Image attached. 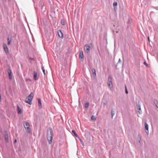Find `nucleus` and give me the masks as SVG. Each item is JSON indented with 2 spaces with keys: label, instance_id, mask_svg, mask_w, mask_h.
I'll return each instance as SVG.
<instances>
[{
  "label": "nucleus",
  "instance_id": "nucleus-1",
  "mask_svg": "<svg viewBox=\"0 0 158 158\" xmlns=\"http://www.w3.org/2000/svg\"><path fill=\"white\" fill-rule=\"evenodd\" d=\"M47 137L49 141V144H51L52 143L53 138V131L51 128H49V130L48 131Z\"/></svg>",
  "mask_w": 158,
  "mask_h": 158
},
{
  "label": "nucleus",
  "instance_id": "nucleus-24",
  "mask_svg": "<svg viewBox=\"0 0 158 158\" xmlns=\"http://www.w3.org/2000/svg\"><path fill=\"white\" fill-rule=\"evenodd\" d=\"M61 24L62 25H64L65 21L64 19H61Z\"/></svg>",
  "mask_w": 158,
  "mask_h": 158
},
{
  "label": "nucleus",
  "instance_id": "nucleus-35",
  "mask_svg": "<svg viewBox=\"0 0 158 158\" xmlns=\"http://www.w3.org/2000/svg\"><path fill=\"white\" fill-rule=\"evenodd\" d=\"M148 40L149 41V37H148Z\"/></svg>",
  "mask_w": 158,
  "mask_h": 158
},
{
  "label": "nucleus",
  "instance_id": "nucleus-8",
  "mask_svg": "<svg viewBox=\"0 0 158 158\" xmlns=\"http://www.w3.org/2000/svg\"><path fill=\"white\" fill-rule=\"evenodd\" d=\"M137 106L138 109V112L139 114H141L142 112L141 109L140 105L139 102L137 103Z\"/></svg>",
  "mask_w": 158,
  "mask_h": 158
},
{
  "label": "nucleus",
  "instance_id": "nucleus-34",
  "mask_svg": "<svg viewBox=\"0 0 158 158\" xmlns=\"http://www.w3.org/2000/svg\"><path fill=\"white\" fill-rule=\"evenodd\" d=\"M141 140H138V142L139 143H140V141H141Z\"/></svg>",
  "mask_w": 158,
  "mask_h": 158
},
{
  "label": "nucleus",
  "instance_id": "nucleus-6",
  "mask_svg": "<svg viewBox=\"0 0 158 158\" xmlns=\"http://www.w3.org/2000/svg\"><path fill=\"white\" fill-rule=\"evenodd\" d=\"M3 48L5 52L7 54L9 53L8 49L7 47L6 44H3Z\"/></svg>",
  "mask_w": 158,
  "mask_h": 158
},
{
  "label": "nucleus",
  "instance_id": "nucleus-28",
  "mask_svg": "<svg viewBox=\"0 0 158 158\" xmlns=\"http://www.w3.org/2000/svg\"><path fill=\"white\" fill-rule=\"evenodd\" d=\"M137 139L138 140H141V136L139 134H138L137 136Z\"/></svg>",
  "mask_w": 158,
  "mask_h": 158
},
{
  "label": "nucleus",
  "instance_id": "nucleus-2",
  "mask_svg": "<svg viewBox=\"0 0 158 158\" xmlns=\"http://www.w3.org/2000/svg\"><path fill=\"white\" fill-rule=\"evenodd\" d=\"M34 94L33 93H31L26 98L25 102L31 105V101L33 98Z\"/></svg>",
  "mask_w": 158,
  "mask_h": 158
},
{
  "label": "nucleus",
  "instance_id": "nucleus-18",
  "mask_svg": "<svg viewBox=\"0 0 158 158\" xmlns=\"http://www.w3.org/2000/svg\"><path fill=\"white\" fill-rule=\"evenodd\" d=\"M38 106L40 108H42V104L41 102V100L40 99L38 98Z\"/></svg>",
  "mask_w": 158,
  "mask_h": 158
},
{
  "label": "nucleus",
  "instance_id": "nucleus-12",
  "mask_svg": "<svg viewBox=\"0 0 158 158\" xmlns=\"http://www.w3.org/2000/svg\"><path fill=\"white\" fill-rule=\"evenodd\" d=\"M117 5L118 3L117 2H114L113 4V6L115 11H116L117 10Z\"/></svg>",
  "mask_w": 158,
  "mask_h": 158
},
{
  "label": "nucleus",
  "instance_id": "nucleus-21",
  "mask_svg": "<svg viewBox=\"0 0 158 158\" xmlns=\"http://www.w3.org/2000/svg\"><path fill=\"white\" fill-rule=\"evenodd\" d=\"M72 132L74 134V136L76 137L79 138V136L77 135V134L76 133L75 131L74 130H72Z\"/></svg>",
  "mask_w": 158,
  "mask_h": 158
},
{
  "label": "nucleus",
  "instance_id": "nucleus-14",
  "mask_svg": "<svg viewBox=\"0 0 158 158\" xmlns=\"http://www.w3.org/2000/svg\"><path fill=\"white\" fill-rule=\"evenodd\" d=\"M58 34L59 36L61 38H63V35L62 32L60 30H59L58 31Z\"/></svg>",
  "mask_w": 158,
  "mask_h": 158
},
{
  "label": "nucleus",
  "instance_id": "nucleus-19",
  "mask_svg": "<svg viewBox=\"0 0 158 158\" xmlns=\"http://www.w3.org/2000/svg\"><path fill=\"white\" fill-rule=\"evenodd\" d=\"M92 72H93L92 75L94 77H95L96 76V72L95 69H92Z\"/></svg>",
  "mask_w": 158,
  "mask_h": 158
},
{
  "label": "nucleus",
  "instance_id": "nucleus-7",
  "mask_svg": "<svg viewBox=\"0 0 158 158\" xmlns=\"http://www.w3.org/2000/svg\"><path fill=\"white\" fill-rule=\"evenodd\" d=\"M39 6L41 7L42 10H43L44 8V10H45V8L44 6V3L41 1H40L39 2Z\"/></svg>",
  "mask_w": 158,
  "mask_h": 158
},
{
  "label": "nucleus",
  "instance_id": "nucleus-30",
  "mask_svg": "<svg viewBox=\"0 0 158 158\" xmlns=\"http://www.w3.org/2000/svg\"><path fill=\"white\" fill-rule=\"evenodd\" d=\"M114 115V113L113 112V111L112 110H111V118H113V116Z\"/></svg>",
  "mask_w": 158,
  "mask_h": 158
},
{
  "label": "nucleus",
  "instance_id": "nucleus-5",
  "mask_svg": "<svg viewBox=\"0 0 158 158\" xmlns=\"http://www.w3.org/2000/svg\"><path fill=\"white\" fill-rule=\"evenodd\" d=\"M7 73L8 74L9 78L10 80H11L12 79V71L10 68H8L7 70Z\"/></svg>",
  "mask_w": 158,
  "mask_h": 158
},
{
  "label": "nucleus",
  "instance_id": "nucleus-10",
  "mask_svg": "<svg viewBox=\"0 0 158 158\" xmlns=\"http://www.w3.org/2000/svg\"><path fill=\"white\" fill-rule=\"evenodd\" d=\"M144 125L145 132L147 135H148L149 133L148 125L147 123H145Z\"/></svg>",
  "mask_w": 158,
  "mask_h": 158
},
{
  "label": "nucleus",
  "instance_id": "nucleus-23",
  "mask_svg": "<svg viewBox=\"0 0 158 158\" xmlns=\"http://www.w3.org/2000/svg\"><path fill=\"white\" fill-rule=\"evenodd\" d=\"M78 138L79 139V140H80V142H81V143L82 144V145L84 146V143L83 142V141L81 139V138L79 137V138Z\"/></svg>",
  "mask_w": 158,
  "mask_h": 158
},
{
  "label": "nucleus",
  "instance_id": "nucleus-20",
  "mask_svg": "<svg viewBox=\"0 0 158 158\" xmlns=\"http://www.w3.org/2000/svg\"><path fill=\"white\" fill-rule=\"evenodd\" d=\"M154 104H155V106H156V108H158V101L156 99H154Z\"/></svg>",
  "mask_w": 158,
  "mask_h": 158
},
{
  "label": "nucleus",
  "instance_id": "nucleus-11",
  "mask_svg": "<svg viewBox=\"0 0 158 158\" xmlns=\"http://www.w3.org/2000/svg\"><path fill=\"white\" fill-rule=\"evenodd\" d=\"M5 138L6 140V142L7 143H8L9 142L8 140V135L7 132L6 131H5Z\"/></svg>",
  "mask_w": 158,
  "mask_h": 158
},
{
  "label": "nucleus",
  "instance_id": "nucleus-13",
  "mask_svg": "<svg viewBox=\"0 0 158 158\" xmlns=\"http://www.w3.org/2000/svg\"><path fill=\"white\" fill-rule=\"evenodd\" d=\"M37 77V73L35 71H34V75H33V78L34 80L36 81L38 79V78Z\"/></svg>",
  "mask_w": 158,
  "mask_h": 158
},
{
  "label": "nucleus",
  "instance_id": "nucleus-32",
  "mask_svg": "<svg viewBox=\"0 0 158 158\" xmlns=\"http://www.w3.org/2000/svg\"><path fill=\"white\" fill-rule=\"evenodd\" d=\"M143 64L145 65L146 66H148V64H147V63L145 61L143 62Z\"/></svg>",
  "mask_w": 158,
  "mask_h": 158
},
{
  "label": "nucleus",
  "instance_id": "nucleus-37",
  "mask_svg": "<svg viewBox=\"0 0 158 158\" xmlns=\"http://www.w3.org/2000/svg\"><path fill=\"white\" fill-rule=\"evenodd\" d=\"M29 60H31V58H29Z\"/></svg>",
  "mask_w": 158,
  "mask_h": 158
},
{
  "label": "nucleus",
  "instance_id": "nucleus-22",
  "mask_svg": "<svg viewBox=\"0 0 158 158\" xmlns=\"http://www.w3.org/2000/svg\"><path fill=\"white\" fill-rule=\"evenodd\" d=\"M121 60L120 59H119L117 63L115 65V67L116 69H118V68L117 67L118 65L119 64V63H120L121 62Z\"/></svg>",
  "mask_w": 158,
  "mask_h": 158
},
{
  "label": "nucleus",
  "instance_id": "nucleus-26",
  "mask_svg": "<svg viewBox=\"0 0 158 158\" xmlns=\"http://www.w3.org/2000/svg\"><path fill=\"white\" fill-rule=\"evenodd\" d=\"M42 71H43L44 75H45V69H44V67H42Z\"/></svg>",
  "mask_w": 158,
  "mask_h": 158
},
{
  "label": "nucleus",
  "instance_id": "nucleus-3",
  "mask_svg": "<svg viewBox=\"0 0 158 158\" xmlns=\"http://www.w3.org/2000/svg\"><path fill=\"white\" fill-rule=\"evenodd\" d=\"M92 44L91 43L89 44H86L84 47V51L86 53H88L89 52L90 49L92 48Z\"/></svg>",
  "mask_w": 158,
  "mask_h": 158
},
{
  "label": "nucleus",
  "instance_id": "nucleus-4",
  "mask_svg": "<svg viewBox=\"0 0 158 158\" xmlns=\"http://www.w3.org/2000/svg\"><path fill=\"white\" fill-rule=\"evenodd\" d=\"M23 125L27 132V133H29L31 131V129L30 127V125L29 123L25 122L23 123Z\"/></svg>",
  "mask_w": 158,
  "mask_h": 158
},
{
  "label": "nucleus",
  "instance_id": "nucleus-17",
  "mask_svg": "<svg viewBox=\"0 0 158 158\" xmlns=\"http://www.w3.org/2000/svg\"><path fill=\"white\" fill-rule=\"evenodd\" d=\"M17 113L19 114H22V111L21 109L19 107V106L18 105L17 106Z\"/></svg>",
  "mask_w": 158,
  "mask_h": 158
},
{
  "label": "nucleus",
  "instance_id": "nucleus-25",
  "mask_svg": "<svg viewBox=\"0 0 158 158\" xmlns=\"http://www.w3.org/2000/svg\"><path fill=\"white\" fill-rule=\"evenodd\" d=\"M91 119L92 120H95L96 119V118L94 116L92 115L91 117Z\"/></svg>",
  "mask_w": 158,
  "mask_h": 158
},
{
  "label": "nucleus",
  "instance_id": "nucleus-15",
  "mask_svg": "<svg viewBox=\"0 0 158 158\" xmlns=\"http://www.w3.org/2000/svg\"><path fill=\"white\" fill-rule=\"evenodd\" d=\"M108 86L109 87H110L111 85H112V79L110 77V76L108 78Z\"/></svg>",
  "mask_w": 158,
  "mask_h": 158
},
{
  "label": "nucleus",
  "instance_id": "nucleus-16",
  "mask_svg": "<svg viewBox=\"0 0 158 158\" xmlns=\"http://www.w3.org/2000/svg\"><path fill=\"white\" fill-rule=\"evenodd\" d=\"M11 40V36L9 35L7 38V42H8V45H9L10 44V42Z\"/></svg>",
  "mask_w": 158,
  "mask_h": 158
},
{
  "label": "nucleus",
  "instance_id": "nucleus-33",
  "mask_svg": "<svg viewBox=\"0 0 158 158\" xmlns=\"http://www.w3.org/2000/svg\"><path fill=\"white\" fill-rule=\"evenodd\" d=\"M17 142V140L16 139H15L14 140V143H16Z\"/></svg>",
  "mask_w": 158,
  "mask_h": 158
},
{
  "label": "nucleus",
  "instance_id": "nucleus-38",
  "mask_svg": "<svg viewBox=\"0 0 158 158\" xmlns=\"http://www.w3.org/2000/svg\"><path fill=\"white\" fill-rule=\"evenodd\" d=\"M44 10H44V9H43V11H44Z\"/></svg>",
  "mask_w": 158,
  "mask_h": 158
},
{
  "label": "nucleus",
  "instance_id": "nucleus-29",
  "mask_svg": "<svg viewBox=\"0 0 158 158\" xmlns=\"http://www.w3.org/2000/svg\"><path fill=\"white\" fill-rule=\"evenodd\" d=\"M125 92H126V94H128V91H127V88L126 86V85L125 86Z\"/></svg>",
  "mask_w": 158,
  "mask_h": 158
},
{
  "label": "nucleus",
  "instance_id": "nucleus-31",
  "mask_svg": "<svg viewBox=\"0 0 158 158\" xmlns=\"http://www.w3.org/2000/svg\"><path fill=\"white\" fill-rule=\"evenodd\" d=\"M103 107H105L106 105V102H104L103 103Z\"/></svg>",
  "mask_w": 158,
  "mask_h": 158
},
{
  "label": "nucleus",
  "instance_id": "nucleus-36",
  "mask_svg": "<svg viewBox=\"0 0 158 158\" xmlns=\"http://www.w3.org/2000/svg\"><path fill=\"white\" fill-rule=\"evenodd\" d=\"M30 63L31 64H32V62L31 61L30 62Z\"/></svg>",
  "mask_w": 158,
  "mask_h": 158
},
{
  "label": "nucleus",
  "instance_id": "nucleus-27",
  "mask_svg": "<svg viewBox=\"0 0 158 158\" xmlns=\"http://www.w3.org/2000/svg\"><path fill=\"white\" fill-rule=\"evenodd\" d=\"M89 105V103L88 102L85 103V107H86V108L88 107Z\"/></svg>",
  "mask_w": 158,
  "mask_h": 158
},
{
  "label": "nucleus",
  "instance_id": "nucleus-9",
  "mask_svg": "<svg viewBox=\"0 0 158 158\" xmlns=\"http://www.w3.org/2000/svg\"><path fill=\"white\" fill-rule=\"evenodd\" d=\"M79 58L81 61H82L84 60V56L82 50L80 51Z\"/></svg>",
  "mask_w": 158,
  "mask_h": 158
}]
</instances>
